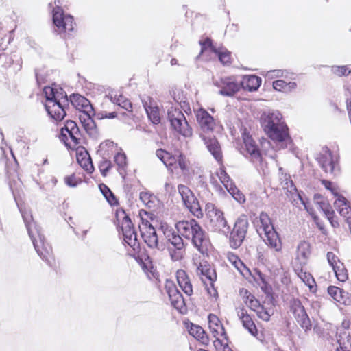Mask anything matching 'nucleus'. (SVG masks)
<instances>
[{
	"mask_svg": "<svg viewBox=\"0 0 351 351\" xmlns=\"http://www.w3.org/2000/svg\"><path fill=\"white\" fill-rule=\"evenodd\" d=\"M22 218L34 247L39 256L49 265H52L54 259L51 245L46 243L38 226L34 221L29 210H21Z\"/></svg>",
	"mask_w": 351,
	"mask_h": 351,
	"instance_id": "nucleus-1",
	"label": "nucleus"
},
{
	"mask_svg": "<svg viewBox=\"0 0 351 351\" xmlns=\"http://www.w3.org/2000/svg\"><path fill=\"white\" fill-rule=\"evenodd\" d=\"M178 232L184 237L190 239L193 245L201 252L207 251L210 241L206 232L195 219L178 221L176 225Z\"/></svg>",
	"mask_w": 351,
	"mask_h": 351,
	"instance_id": "nucleus-2",
	"label": "nucleus"
},
{
	"mask_svg": "<svg viewBox=\"0 0 351 351\" xmlns=\"http://www.w3.org/2000/svg\"><path fill=\"white\" fill-rule=\"evenodd\" d=\"M46 101L45 103V109L48 114L56 121H61L66 115L63 108L62 100L67 102L66 95H64L62 88L57 89L50 86H45L43 88Z\"/></svg>",
	"mask_w": 351,
	"mask_h": 351,
	"instance_id": "nucleus-3",
	"label": "nucleus"
},
{
	"mask_svg": "<svg viewBox=\"0 0 351 351\" xmlns=\"http://www.w3.org/2000/svg\"><path fill=\"white\" fill-rule=\"evenodd\" d=\"M55 7L53 8V22L55 25V32L65 38L70 36L74 30L75 25L73 17L64 12L60 5V0L54 1Z\"/></svg>",
	"mask_w": 351,
	"mask_h": 351,
	"instance_id": "nucleus-4",
	"label": "nucleus"
},
{
	"mask_svg": "<svg viewBox=\"0 0 351 351\" xmlns=\"http://www.w3.org/2000/svg\"><path fill=\"white\" fill-rule=\"evenodd\" d=\"M242 138L244 145L241 148V152L250 160L259 172H262L264 175L267 174V163L263 162L260 150L252 136L244 131Z\"/></svg>",
	"mask_w": 351,
	"mask_h": 351,
	"instance_id": "nucleus-5",
	"label": "nucleus"
},
{
	"mask_svg": "<svg viewBox=\"0 0 351 351\" xmlns=\"http://www.w3.org/2000/svg\"><path fill=\"white\" fill-rule=\"evenodd\" d=\"M259 222L258 231L261 235L264 234V241L266 245L274 249L276 252L281 251V241L268 215L261 213L259 216Z\"/></svg>",
	"mask_w": 351,
	"mask_h": 351,
	"instance_id": "nucleus-6",
	"label": "nucleus"
},
{
	"mask_svg": "<svg viewBox=\"0 0 351 351\" xmlns=\"http://www.w3.org/2000/svg\"><path fill=\"white\" fill-rule=\"evenodd\" d=\"M116 218L120 224L124 242L134 250L138 248L139 243L137 239L136 232L134 229L131 219L125 213V210L118 209L116 212Z\"/></svg>",
	"mask_w": 351,
	"mask_h": 351,
	"instance_id": "nucleus-7",
	"label": "nucleus"
},
{
	"mask_svg": "<svg viewBox=\"0 0 351 351\" xmlns=\"http://www.w3.org/2000/svg\"><path fill=\"white\" fill-rule=\"evenodd\" d=\"M168 119L172 128L184 137H191L193 130L184 114L176 107L171 106L167 111Z\"/></svg>",
	"mask_w": 351,
	"mask_h": 351,
	"instance_id": "nucleus-8",
	"label": "nucleus"
},
{
	"mask_svg": "<svg viewBox=\"0 0 351 351\" xmlns=\"http://www.w3.org/2000/svg\"><path fill=\"white\" fill-rule=\"evenodd\" d=\"M206 214L209 219V226L212 230L223 233L229 232V227L223 216V213L217 209L214 204L208 203L206 204Z\"/></svg>",
	"mask_w": 351,
	"mask_h": 351,
	"instance_id": "nucleus-9",
	"label": "nucleus"
},
{
	"mask_svg": "<svg viewBox=\"0 0 351 351\" xmlns=\"http://www.w3.org/2000/svg\"><path fill=\"white\" fill-rule=\"evenodd\" d=\"M195 265L197 267L196 273L207 287L208 293L216 297L217 291L214 288V282L217 279V274L215 269L206 261L199 262V264L195 263Z\"/></svg>",
	"mask_w": 351,
	"mask_h": 351,
	"instance_id": "nucleus-10",
	"label": "nucleus"
},
{
	"mask_svg": "<svg viewBox=\"0 0 351 351\" xmlns=\"http://www.w3.org/2000/svg\"><path fill=\"white\" fill-rule=\"evenodd\" d=\"M213 84L219 88V93L226 97H232L241 89V84L235 76L213 79Z\"/></svg>",
	"mask_w": 351,
	"mask_h": 351,
	"instance_id": "nucleus-11",
	"label": "nucleus"
},
{
	"mask_svg": "<svg viewBox=\"0 0 351 351\" xmlns=\"http://www.w3.org/2000/svg\"><path fill=\"white\" fill-rule=\"evenodd\" d=\"M248 224L245 216H242L236 221L230 237V244L232 248L237 249L242 244L247 231Z\"/></svg>",
	"mask_w": 351,
	"mask_h": 351,
	"instance_id": "nucleus-12",
	"label": "nucleus"
},
{
	"mask_svg": "<svg viewBox=\"0 0 351 351\" xmlns=\"http://www.w3.org/2000/svg\"><path fill=\"white\" fill-rule=\"evenodd\" d=\"M61 136L65 144L74 147L80 143V132L77 125L73 121H67L64 127L61 129Z\"/></svg>",
	"mask_w": 351,
	"mask_h": 351,
	"instance_id": "nucleus-13",
	"label": "nucleus"
},
{
	"mask_svg": "<svg viewBox=\"0 0 351 351\" xmlns=\"http://www.w3.org/2000/svg\"><path fill=\"white\" fill-rule=\"evenodd\" d=\"M317 160L326 173L335 174L338 160L337 154H334L328 147H323Z\"/></svg>",
	"mask_w": 351,
	"mask_h": 351,
	"instance_id": "nucleus-14",
	"label": "nucleus"
},
{
	"mask_svg": "<svg viewBox=\"0 0 351 351\" xmlns=\"http://www.w3.org/2000/svg\"><path fill=\"white\" fill-rule=\"evenodd\" d=\"M138 226L141 237L147 246L150 248L160 250L162 246L160 247L158 244V239L156 230L149 221L141 219V223Z\"/></svg>",
	"mask_w": 351,
	"mask_h": 351,
	"instance_id": "nucleus-15",
	"label": "nucleus"
},
{
	"mask_svg": "<svg viewBox=\"0 0 351 351\" xmlns=\"http://www.w3.org/2000/svg\"><path fill=\"white\" fill-rule=\"evenodd\" d=\"M200 45L202 46L201 55L203 56L206 54L213 53L218 57L219 61L223 64L225 65L230 62V53L226 49L222 47L217 49L213 45L210 39L206 38L203 42L200 41Z\"/></svg>",
	"mask_w": 351,
	"mask_h": 351,
	"instance_id": "nucleus-16",
	"label": "nucleus"
},
{
	"mask_svg": "<svg viewBox=\"0 0 351 351\" xmlns=\"http://www.w3.org/2000/svg\"><path fill=\"white\" fill-rule=\"evenodd\" d=\"M291 312L299 325L307 332L311 329V320L304 306L299 300H293L291 303Z\"/></svg>",
	"mask_w": 351,
	"mask_h": 351,
	"instance_id": "nucleus-17",
	"label": "nucleus"
},
{
	"mask_svg": "<svg viewBox=\"0 0 351 351\" xmlns=\"http://www.w3.org/2000/svg\"><path fill=\"white\" fill-rule=\"evenodd\" d=\"M217 176L220 182L232 197L239 203H243L245 201L243 194L237 188L233 181L227 174L223 168H220L217 172Z\"/></svg>",
	"mask_w": 351,
	"mask_h": 351,
	"instance_id": "nucleus-18",
	"label": "nucleus"
},
{
	"mask_svg": "<svg viewBox=\"0 0 351 351\" xmlns=\"http://www.w3.org/2000/svg\"><path fill=\"white\" fill-rule=\"evenodd\" d=\"M165 289L169 295L171 305L179 312L183 313L186 311L185 302L182 295L172 281L167 280Z\"/></svg>",
	"mask_w": 351,
	"mask_h": 351,
	"instance_id": "nucleus-19",
	"label": "nucleus"
},
{
	"mask_svg": "<svg viewBox=\"0 0 351 351\" xmlns=\"http://www.w3.org/2000/svg\"><path fill=\"white\" fill-rule=\"evenodd\" d=\"M280 126H282V130L276 126L264 130L269 138L279 145L280 149L286 147L290 139L287 125L284 123Z\"/></svg>",
	"mask_w": 351,
	"mask_h": 351,
	"instance_id": "nucleus-20",
	"label": "nucleus"
},
{
	"mask_svg": "<svg viewBox=\"0 0 351 351\" xmlns=\"http://www.w3.org/2000/svg\"><path fill=\"white\" fill-rule=\"evenodd\" d=\"M328 264L332 267L338 280L346 282L348 278V274L343 263L333 252H329L326 254Z\"/></svg>",
	"mask_w": 351,
	"mask_h": 351,
	"instance_id": "nucleus-21",
	"label": "nucleus"
},
{
	"mask_svg": "<svg viewBox=\"0 0 351 351\" xmlns=\"http://www.w3.org/2000/svg\"><path fill=\"white\" fill-rule=\"evenodd\" d=\"M199 136L204 141L208 152L219 164H221L223 155L217 139L214 136L206 135L202 133L199 134Z\"/></svg>",
	"mask_w": 351,
	"mask_h": 351,
	"instance_id": "nucleus-22",
	"label": "nucleus"
},
{
	"mask_svg": "<svg viewBox=\"0 0 351 351\" xmlns=\"http://www.w3.org/2000/svg\"><path fill=\"white\" fill-rule=\"evenodd\" d=\"M282 114L278 111H269L264 112L261 117V125L264 130L278 126V129L282 130L280 124L284 123L282 121Z\"/></svg>",
	"mask_w": 351,
	"mask_h": 351,
	"instance_id": "nucleus-23",
	"label": "nucleus"
},
{
	"mask_svg": "<svg viewBox=\"0 0 351 351\" xmlns=\"http://www.w3.org/2000/svg\"><path fill=\"white\" fill-rule=\"evenodd\" d=\"M209 328L215 339L226 340V335L223 324L219 319L213 314L208 315Z\"/></svg>",
	"mask_w": 351,
	"mask_h": 351,
	"instance_id": "nucleus-24",
	"label": "nucleus"
},
{
	"mask_svg": "<svg viewBox=\"0 0 351 351\" xmlns=\"http://www.w3.org/2000/svg\"><path fill=\"white\" fill-rule=\"evenodd\" d=\"M197 120L201 129L204 132L213 131L215 128V122L213 117L208 114L207 111L201 108L197 111Z\"/></svg>",
	"mask_w": 351,
	"mask_h": 351,
	"instance_id": "nucleus-25",
	"label": "nucleus"
},
{
	"mask_svg": "<svg viewBox=\"0 0 351 351\" xmlns=\"http://www.w3.org/2000/svg\"><path fill=\"white\" fill-rule=\"evenodd\" d=\"M261 78L256 75H245L243 77L241 84V88L250 92L256 90L261 84Z\"/></svg>",
	"mask_w": 351,
	"mask_h": 351,
	"instance_id": "nucleus-26",
	"label": "nucleus"
},
{
	"mask_svg": "<svg viewBox=\"0 0 351 351\" xmlns=\"http://www.w3.org/2000/svg\"><path fill=\"white\" fill-rule=\"evenodd\" d=\"M328 293L335 302L341 304H346L350 302L348 293L336 286L328 287Z\"/></svg>",
	"mask_w": 351,
	"mask_h": 351,
	"instance_id": "nucleus-27",
	"label": "nucleus"
},
{
	"mask_svg": "<svg viewBox=\"0 0 351 351\" xmlns=\"http://www.w3.org/2000/svg\"><path fill=\"white\" fill-rule=\"evenodd\" d=\"M272 86L274 89L276 91L288 94L295 90L297 88L298 85L297 83L293 82V80L280 79L274 80L272 83Z\"/></svg>",
	"mask_w": 351,
	"mask_h": 351,
	"instance_id": "nucleus-28",
	"label": "nucleus"
},
{
	"mask_svg": "<svg viewBox=\"0 0 351 351\" xmlns=\"http://www.w3.org/2000/svg\"><path fill=\"white\" fill-rule=\"evenodd\" d=\"M311 255V245L306 241H301L297 247L296 259L301 265H306Z\"/></svg>",
	"mask_w": 351,
	"mask_h": 351,
	"instance_id": "nucleus-29",
	"label": "nucleus"
},
{
	"mask_svg": "<svg viewBox=\"0 0 351 351\" xmlns=\"http://www.w3.org/2000/svg\"><path fill=\"white\" fill-rule=\"evenodd\" d=\"M70 99L72 104L80 110L84 112H93L90 101L84 97L78 94H73L71 95Z\"/></svg>",
	"mask_w": 351,
	"mask_h": 351,
	"instance_id": "nucleus-30",
	"label": "nucleus"
},
{
	"mask_svg": "<svg viewBox=\"0 0 351 351\" xmlns=\"http://www.w3.org/2000/svg\"><path fill=\"white\" fill-rule=\"evenodd\" d=\"M176 278L178 283L184 293L190 296L193 293L192 285L190 280L184 270H178L176 272Z\"/></svg>",
	"mask_w": 351,
	"mask_h": 351,
	"instance_id": "nucleus-31",
	"label": "nucleus"
},
{
	"mask_svg": "<svg viewBox=\"0 0 351 351\" xmlns=\"http://www.w3.org/2000/svg\"><path fill=\"white\" fill-rule=\"evenodd\" d=\"M238 316L241 321L243 327L248 330V332L253 336L257 334L256 327L251 318L247 314L245 309L241 308L238 311Z\"/></svg>",
	"mask_w": 351,
	"mask_h": 351,
	"instance_id": "nucleus-32",
	"label": "nucleus"
},
{
	"mask_svg": "<svg viewBox=\"0 0 351 351\" xmlns=\"http://www.w3.org/2000/svg\"><path fill=\"white\" fill-rule=\"evenodd\" d=\"M182 202L193 215L198 218L203 216L199 204L192 191L191 192V195H189V196Z\"/></svg>",
	"mask_w": 351,
	"mask_h": 351,
	"instance_id": "nucleus-33",
	"label": "nucleus"
},
{
	"mask_svg": "<svg viewBox=\"0 0 351 351\" xmlns=\"http://www.w3.org/2000/svg\"><path fill=\"white\" fill-rule=\"evenodd\" d=\"M77 160L79 165L88 173H92L94 171V167L91 158L87 151H80L77 152Z\"/></svg>",
	"mask_w": 351,
	"mask_h": 351,
	"instance_id": "nucleus-34",
	"label": "nucleus"
},
{
	"mask_svg": "<svg viewBox=\"0 0 351 351\" xmlns=\"http://www.w3.org/2000/svg\"><path fill=\"white\" fill-rule=\"evenodd\" d=\"M335 197H337L334 202L335 209L342 217L349 219L350 217L349 214L351 212V208L348 205L346 199L341 195H337Z\"/></svg>",
	"mask_w": 351,
	"mask_h": 351,
	"instance_id": "nucleus-35",
	"label": "nucleus"
},
{
	"mask_svg": "<svg viewBox=\"0 0 351 351\" xmlns=\"http://www.w3.org/2000/svg\"><path fill=\"white\" fill-rule=\"evenodd\" d=\"M114 162L117 166V171L120 176L125 178L128 167V161L125 154L122 152H118L114 156Z\"/></svg>",
	"mask_w": 351,
	"mask_h": 351,
	"instance_id": "nucleus-36",
	"label": "nucleus"
},
{
	"mask_svg": "<svg viewBox=\"0 0 351 351\" xmlns=\"http://www.w3.org/2000/svg\"><path fill=\"white\" fill-rule=\"evenodd\" d=\"M92 112H84V116H80V119L81 121V123L84 128V130L86 131V132L90 136H95L97 134V130L95 123L93 121V119L90 117V113Z\"/></svg>",
	"mask_w": 351,
	"mask_h": 351,
	"instance_id": "nucleus-37",
	"label": "nucleus"
},
{
	"mask_svg": "<svg viewBox=\"0 0 351 351\" xmlns=\"http://www.w3.org/2000/svg\"><path fill=\"white\" fill-rule=\"evenodd\" d=\"M143 106L147 114L149 119L154 124H157L160 121V117L159 109L157 106L153 104L152 101H149V104L148 105L147 101H143Z\"/></svg>",
	"mask_w": 351,
	"mask_h": 351,
	"instance_id": "nucleus-38",
	"label": "nucleus"
},
{
	"mask_svg": "<svg viewBox=\"0 0 351 351\" xmlns=\"http://www.w3.org/2000/svg\"><path fill=\"white\" fill-rule=\"evenodd\" d=\"M255 313L260 319L264 321H269L270 317L274 313V306L271 303H264L263 304H261L259 307L256 309Z\"/></svg>",
	"mask_w": 351,
	"mask_h": 351,
	"instance_id": "nucleus-39",
	"label": "nucleus"
},
{
	"mask_svg": "<svg viewBox=\"0 0 351 351\" xmlns=\"http://www.w3.org/2000/svg\"><path fill=\"white\" fill-rule=\"evenodd\" d=\"M266 77L269 79L282 77L287 80H295L296 75L287 70L276 69L267 71Z\"/></svg>",
	"mask_w": 351,
	"mask_h": 351,
	"instance_id": "nucleus-40",
	"label": "nucleus"
},
{
	"mask_svg": "<svg viewBox=\"0 0 351 351\" xmlns=\"http://www.w3.org/2000/svg\"><path fill=\"white\" fill-rule=\"evenodd\" d=\"M189 332L195 338L200 340L202 343L206 344L208 341V338L205 331L198 325L191 324V326L189 328Z\"/></svg>",
	"mask_w": 351,
	"mask_h": 351,
	"instance_id": "nucleus-41",
	"label": "nucleus"
},
{
	"mask_svg": "<svg viewBox=\"0 0 351 351\" xmlns=\"http://www.w3.org/2000/svg\"><path fill=\"white\" fill-rule=\"evenodd\" d=\"M298 276L303 281V282L306 286H308L311 291H315L316 290L315 281L310 273H307L301 269L298 273Z\"/></svg>",
	"mask_w": 351,
	"mask_h": 351,
	"instance_id": "nucleus-42",
	"label": "nucleus"
},
{
	"mask_svg": "<svg viewBox=\"0 0 351 351\" xmlns=\"http://www.w3.org/2000/svg\"><path fill=\"white\" fill-rule=\"evenodd\" d=\"M110 100L112 103L117 104L122 108L125 109L128 111H130L132 109L131 102L125 98L121 95L114 96H110Z\"/></svg>",
	"mask_w": 351,
	"mask_h": 351,
	"instance_id": "nucleus-43",
	"label": "nucleus"
},
{
	"mask_svg": "<svg viewBox=\"0 0 351 351\" xmlns=\"http://www.w3.org/2000/svg\"><path fill=\"white\" fill-rule=\"evenodd\" d=\"M316 206L317 208L321 209L323 211L328 219L331 220V219H332L334 211L326 202H317Z\"/></svg>",
	"mask_w": 351,
	"mask_h": 351,
	"instance_id": "nucleus-44",
	"label": "nucleus"
},
{
	"mask_svg": "<svg viewBox=\"0 0 351 351\" xmlns=\"http://www.w3.org/2000/svg\"><path fill=\"white\" fill-rule=\"evenodd\" d=\"M16 55L14 54L12 56H9L6 53H1L0 54V68L7 69L13 64L14 59Z\"/></svg>",
	"mask_w": 351,
	"mask_h": 351,
	"instance_id": "nucleus-45",
	"label": "nucleus"
},
{
	"mask_svg": "<svg viewBox=\"0 0 351 351\" xmlns=\"http://www.w3.org/2000/svg\"><path fill=\"white\" fill-rule=\"evenodd\" d=\"M100 190L101 193H103L104 196L106 199V200L111 205L114 204L117 202L116 198L113 193L111 192V191L109 189L108 186H106L104 184H101L99 186Z\"/></svg>",
	"mask_w": 351,
	"mask_h": 351,
	"instance_id": "nucleus-46",
	"label": "nucleus"
},
{
	"mask_svg": "<svg viewBox=\"0 0 351 351\" xmlns=\"http://www.w3.org/2000/svg\"><path fill=\"white\" fill-rule=\"evenodd\" d=\"M169 241L171 244L174 247L176 250H183L184 249V242L181 237V236L178 234H176L174 233L171 234V237L169 238Z\"/></svg>",
	"mask_w": 351,
	"mask_h": 351,
	"instance_id": "nucleus-47",
	"label": "nucleus"
},
{
	"mask_svg": "<svg viewBox=\"0 0 351 351\" xmlns=\"http://www.w3.org/2000/svg\"><path fill=\"white\" fill-rule=\"evenodd\" d=\"M213 346L216 351H232L228 344L227 339H215Z\"/></svg>",
	"mask_w": 351,
	"mask_h": 351,
	"instance_id": "nucleus-48",
	"label": "nucleus"
},
{
	"mask_svg": "<svg viewBox=\"0 0 351 351\" xmlns=\"http://www.w3.org/2000/svg\"><path fill=\"white\" fill-rule=\"evenodd\" d=\"M174 100L176 103L180 104V107L183 109L189 107V103L185 95H183L182 92L177 91L174 93Z\"/></svg>",
	"mask_w": 351,
	"mask_h": 351,
	"instance_id": "nucleus-49",
	"label": "nucleus"
},
{
	"mask_svg": "<svg viewBox=\"0 0 351 351\" xmlns=\"http://www.w3.org/2000/svg\"><path fill=\"white\" fill-rule=\"evenodd\" d=\"M139 197L141 201L146 206L151 207L154 203V197L148 192L143 191L140 193Z\"/></svg>",
	"mask_w": 351,
	"mask_h": 351,
	"instance_id": "nucleus-50",
	"label": "nucleus"
},
{
	"mask_svg": "<svg viewBox=\"0 0 351 351\" xmlns=\"http://www.w3.org/2000/svg\"><path fill=\"white\" fill-rule=\"evenodd\" d=\"M179 167L182 171H188L189 170V162L186 159V156L180 153L177 155V163Z\"/></svg>",
	"mask_w": 351,
	"mask_h": 351,
	"instance_id": "nucleus-51",
	"label": "nucleus"
},
{
	"mask_svg": "<svg viewBox=\"0 0 351 351\" xmlns=\"http://www.w3.org/2000/svg\"><path fill=\"white\" fill-rule=\"evenodd\" d=\"M112 167V163L108 160H103L101 161L99 168L102 176H106Z\"/></svg>",
	"mask_w": 351,
	"mask_h": 351,
	"instance_id": "nucleus-52",
	"label": "nucleus"
},
{
	"mask_svg": "<svg viewBox=\"0 0 351 351\" xmlns=\"http://www.w3.org/2000/svg\"><path fill=\"white\" fill-rule=\"evenodd\" d=\"M64 182L67 186L70 187H75L81 183V180L77 178L74 174H72L71 176H66L64 178Z\"/></svg>",
	"mask_w": 351,
	"mask_h": 351,
	"instance_id": "nucleus-53",
	"label": "nucleus"
},
{
	"mask_svg": "<svg viewBox=\"0 0 351 351\" xmlns=\"http://www.w3.org/2000/svg\"><path fill=\"white\" fill-rule=\"evenodd\" d=\"M332 72L339 75H347L350 73V70L346 66H332Z\"/></svg>",
	"mask_w": 351,
	"mask_h": 351,
	"instance_id": "nucleus-54",
	"label": "nucleus"
},
{
	"mask_svg": "<svg viewBox=\"0 0 351 351\" xmlns=\"http://www.w3.org/2000/svg\"><path fill=\"white\" fill-rule=\"evenodd\" d=\"M296 197H297V199H294V201L296 202V204H298V202L297 200H298L301 204H302L304 207V209L311 215H314V210L312 208H311L309 206V205L308 204V202H306L304 198L301 196V195L296 192V195H295Z\"/></svg>",
	"mask_w": 351,
	"mask_h": 351,
	"instance_id": "nucleus-55",
	"label": "nucleus"
},
{
	"mask_svg": "<svg viewBox=\"0 0 351 351\" xmlns=\"http://www.w3.org/2000/svg\"><path fill=\"white\" fill-rule=\"evenodd\" d=\"M156 155L164 164H165L172 154L164 149H160L156 151Z\"/></svg>",
	"mask_w": 351,
	"mask_h": 351,
	"instance_id": "nucleus-56",
	"label": "nucleus"
},
{
	"mask_svg": "<svg viewBox=\"0 0 351 351\" xmlns=\"http://www.w3.org/2000/svg\"><path fill=\"white\" fill-rule=\"evenodd\" d=\"M178 189L182 201H184L185 199L188 197V196H189V195H191V189L185 185H178Z\"/></svg>",
	"mask_w": 351,
	"mask_h": 351,
	"instance_id": "nucleus-57",
	"label": "nucleus"
},
{
	"mask_svg": "<svg viewBox=\"0 0 351 351\" xmlns=\"http://www.w3.org/2000/svg\"><path fill=\"white\" fill-rule=\"evenodd\" d=\"M170 254L171 259L173 261H178L182 258L183 257V250H176V249H171L169 247Z\"/></svg>",
	"mask_w": 351,
	"mask_h": 351,
	"instance_id": "nucleus-58",
	"label": "nucleus"
},
{
	"mask_svg": "<svg viewBox=\"0 0 351 351\" xmlns=\"http://www.w3.org/2000/svg\"><path fill=\"white\" fill-rule=\"evenodd\" d=\"M322 184L325 186V188L331 191V193L334 195V196H337L338 192L337 188L334 186L333 183L326 180H322Z\"/></svg>",
	"mask_w": 351,
	"mask_h": 351,
	"instance_id": "nucleus-59",
	"label": "nucleus"
},
{
	"mask_svg": "<svg viewBox=\"0 0 351 351\" xmlns=\"http://www.w3.org/2000/svg\"><path fill=\"white\" fill-rule=\"evenodd\" d=\"M234 266L243 276H245L247 273H250L249 269L246 267L240 259L236 262Z\"/></svg>",
	"mask_w": 351,
	"mask_h": 351,
	"instance_id": "nucleus-60",
	"label": "nucleus"
},
{
	"mask_svg": "<svg viewBox=\"0 0 351 351\" xmlns=\"http://www.w3.org/2000/svg\"><path fill=\"white\" fill-rule=\"evenodd\" d=\"M251 300L248 301V303H247L246 306H248L251 310L253 311H256V309L259 307L261 304L259 302L254 298V296H250Z\"/></svg>",
	"mask_w": 351,
	"mask_h": 351,
	"instance_id": "nucleus-61",
	"label": "nucleus"
},
{
	"mask_svg": "<svg viewBox=\"0 0 351 351\" xmlns=\"http://www.w3.org/2000/svg\"><path fill=\"white\" fill-rule=\"evenodd\" d=\"M240 294L242 296L243 300L245 304H247V303H248V301L251 300L250 296H254L247 289H244L241 290Z\"/></svg>",
	"mask_w": 351,
	"mask_h": 351,
	"instance_id": "nucleus-62",
	"label": "nucleus"
},
{
	"mask_svg": "<svg viewBox=\"0 0 351 351\" xmlns=\"http://www.w3.org/2000/svg\"><path fill=\"white\" fill-rule=\"evenodd\" d=\"M177 163V155H171L167 162L165 164L166 167H171Z\"/></svg>",
	"mask_w": 351,
	"mask_h": 351,
	"instance_id": "nucleus-63",
	"label": "nucleus"
},
{
	"mask_svg": "<svg viewBox=\"0 0 351 351\" xmlns=\"http://www.w3.org/2000/svg\"><path fill=\"white\" fill-rule=\"evenodd\" d=\"M228 258L233 265H234V264H236V262L239 260V258L234 254L230 255Z\"/></svg>",
	"mask_w": 351,
	"mask_h": 351,
	"instance_id": "nucleus-64",
	"label": "nucleus"
}]
</instances>
